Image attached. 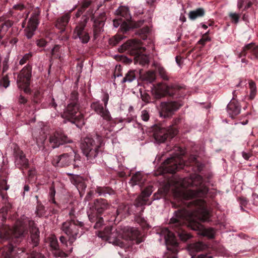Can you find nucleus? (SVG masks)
I'll return each mask as SVG.
<instances>
[{
  "instance_id": "f257e3e1",
  "label": "nucleus",
  "mask_w": 258,
  "mask_h": 258,
  "mask_svg": "<svg viewBox=\"0 0 258 258\" xmlns=\"http://www.w3.org/2000/svg\"><path fill=\"white\" fill-rule=\"evenodd\" d=\"M187 186L195 187L196 189H189L183 193L184 207L174 212L169 224L182 241L191 237L185 231L187 227L198 231L199 234L212 237L208 230L200 222L210 220V213L206 201L203 199L206 197L208 188L203 183V177L199 174L191 175Z\"/></svg>"
},
{
  "instance_id": "f03ea898",
  "label": "nucleus",
  "mask_w": 258,
  "mask_h": 258,
  "mask_svg": "<svg viewBox=\"0 0 258 258\" xmlns=\"http://www.w3.org/2000/svg\"><path fill=\"white\" fill-rule=\"evenodd\" d=\"M27 247L32 251L33 258H46L42 253L37 252L40 244V231L33 221L23 216L15 222L13 228L0 224V239L7 244L0 247V258H16V246L23 240L28 233Z\"/></svg>"
},
{
  "instance_id": "7ed1b4c3",
  "label": "nucleus",
  "mask_w": 258,
  "mask_h": 258,
  "mask_svg": "<svg viewBox=\"0 0 258 258\" xmlns=\"http://www.w3.org/2000/svg\"><path fill=\"white\" fill-rule=\"evenodd\" d=\"M90 17L91 21H93V34L94 40L97 39L104 31L103 27L106 20L105 13H101L97 17L95 18L93 9L89 8L86 14L82 16L81 20L77 24L73 31V38L75 40L79 39L83 44L88 43L90 40V34L86 29Z\"/></svg>"
},
{
  "instance_id": "20e7f679",
  "label": "nucleus",
  "mask_w": 258,
  "mask_h": 258,
  "mask_svg": "<svg viewBox=\"0 0 258 258\" xmlns=\"http://www.w3.org/2000/svg\"><path fill=\"white\" fill-rule=\"evenodd\" d=\"M70 220L63 222L61 226V230L67 235L68 237L61 236L59 240L62 244L68 246H72L78 237L81 235L80 233V229H83L84 224L83 222L79 221L74 215H70Z\"/></svg>"
},
{
  "instance_id": "39448f33",
  "label": "nucleus",
  "mask_w": 258,
  "mask_h": 258,
  "mask_svg": "<svg viewBox=\"0 0 258 258\" xmlns=\"http://www.w3.org/2000/svg\"><path fill=\"white\" fill-rule=\"evenodd\" d=\"M109 207L108 203L104 199H96L91 205L87 211V215L90 222L94 224V229H99L104 225L103 216Z\"/></svg>"
},
{
  "instance_id": "423d86ee",
  "label": "nucleus",
  "mask_w": 258,
  "mask_h": 258,
  "mask_svg": "<svg viewBox=\"0 0 258 258\" xmlns=\"http://www.w3.org/2000/svg\"><path fill=\"white\" fill-rule=\"evenodd\" d=\"M103 138L98 135L87 137L81 143V149L87 160L91 161L102 152Z\"/></svg>"
},
{
  "instance_id": "0eeeda50",
  "label": "nucleus",
  "mask_w": 258,
  "mask_h": 258,
  "mask_svg": "<svg viewBox=\"0 0 258 258\" xmlns=\"http://www.w3.org/2000/svg\"><path fill=\"white\" fill-rule=\"evenodd\" d=\"M116 13L117 18L113 20V26L117 28L120 25V30L123 33H126L131 29L140 27L143 24V21H133L129 14L128 9L125 7H119Z\"/></svg>"
},
{
  "instance_id": "6e6552de",
  "label": "nucleus",
  "mask_w": 258,
  "mask_h": 258,
  "mask_svg": "<svg viewBox=\"0 0 258 258\" xmlns=\"http://www.w3.org/2000/svg\"><path fill=\"white\" fill-rule=\"evenodd\" d=\"M154 92L157 98H161L166 95L175 98H181L186 94L184 86L176 84L168 85L159 83L154 85Z\"/></svg>"
},
{
  "instance_id": "1a4fd4ad",
  "label": "nucleus",
  "mask_w": 258,
  "mask_h": 258,
  "mask_svg": "<svg viewBox=\"0 0 258 258\" xmlns=\"http://www.w3.org/2000/svg\"><path fill=\"white\" fill-rule=\"evenodd\" d=\"M161 234L164 236L168 251L164 254L165 258H177L178 243L174 233L167 228L162 229Z\"/></svg>"
},
{
  "instance_id": "9d476101",
  "label": "nucleus",
  "mask_w": 258,
  "mask_h": 258,
  "mask_svg": "<svg viewBox=\"0 0 258 258\" xmlns=\"http://www.w3.org/2000/svg\"><path fill=\"white\" fill-rule=\"evenodd\" d=\"M98 235L99 237L106 240L114 245L120 247L125 246V244L122 240L123 237L122 234L117 230L115 227L107 226L103 231H99Z\"/></svg>"
},
{
  "instance_id": "9b49d317",
  "label": "nucleus",
  "mask_w": 258,
  "mask_h": 258,
  "mask_svg": "<svg viewBox=\"0 0 258 258\" xmlns=\"http://www.w3.org/2000/svg\"><path fill=\"white\" fill-rule=\"evenodd\" d=\"M151 131L155 140L159 143H164L167 139H172L177 134L176 128L171 130L169 127H165L163 124H154L151 127Z\"/></svg>"
},
{
  "instance_id": "f8f14e48",
  "label": "nucleus",
  "mask_w": 258,
  "mask_h": 258,
  "mask_svg": "<svg viewBox=\"0 0 258 258\" xmlns=\"http://www.w3.org/2000/svg\"><path fill=\"white\" fill-rule=\"evenodd\" d=\"M72 152L68 153H63L59 156H55L52 160L53 165L57 167H66L73 164L74 168L79 167L77 161L79 160V156L77 155L74 150L71 148Z\"/></svg>"
},
{
  "instance_id": "ddd939ff",
  "label": "nucleus",
  "mask_w": 258,
  "mask_h": 258,
  "mask_svg": "<svg viewBox=\"0 0 258 258\" xmlns=\"http://www.w3.org/2000/svg\"><path fill=\"white\" fill-rule=\"evenodd\" d=\"M80 106L68 105L62 116L71 122L75 124L78 127L84 124V116L79 111Z\"/></svg>"
},
{
  "instance_id": "4468645a",
  "label": "nucleus",
  "mask_w": 258,
  "mask_h": 258,
  "mask_svg": "<svg viewBox=\"0 0 258 258\" xmlns=\"http://www.w3.org/2000/svg\"><path fill=\"white\" fill-rule=\"evenodd\" d=\"M120 52L127 51L131 55L135 56L137 60L143 57V53L146 48L142 46L140 40L134 39L127 41L121 45L118 49Z\"/></svg>"
},
{
  "instance_id": "2eb2a0df",
  "label": "nucleus",
  "mask_w": 258,
  "mask_h": 258,
  "mask_svg": "<svg viewBox=\"0 0 258 258\" xmlns=\"http://www.w3.org/2000/svg\"><path fill=\"white\" fill-rule=\"evenodd\" d=\"M32 67L29 65L25 66L18 76L17 84L19 88L23 90L27 94L30 93L29 88L31 78Z\"/></svg>"
},
{
  "instance_id": "dca6fc26",
  "label": "nucleus",
  "mask_w": 258,
  "mask_h": 258,
  "mask_svg": "<svg viewBox=\"0 0 258 258\" xmlns=\"http://www.w3.org/2000/svg\"><path fill=\"white\" fill-rule=\"evenodd\" d=\"M183 161L180 155L167 158L163 163L162 167L165 172L173 174L183 167Z\"/></svg>"
},
{
  "instance_id": "f3484780",
  "label": "nucleus",
  "mask_w": 258,
  "mask_h": 258,
  "mask_svg": "<svg viewBox=\"0 0 258 258\" xmlns=\"http://www.w3.org/2000/svg\"><path fill=\"white\" fill-rule=\"evenodd\" d=\"M71 142L72 141L61 130L56 131L49 137V146L53 149Z\"/></svg>"
},
{
  "instance_id": "a211bd4d",
  "label": "nucleus",
  "mask_w": 258,
  "mask_h": 258,
  "mask_svg": "<svg viewBox=\"0 0 258 258\" xmlns=\"http://www.w3.org/2000/svg\"><path fill=\"white\" fill-rule=\"evenodd\" d=\"M152 186H148L143 190L141 195H139L135 199L134 205L136 208H141V210L139 212L138 215L141 217L145 209V206L147 204L148 198L152 192Z\"/></svg>"
},
{
  "instance_id": "6ab92c4d",
  "label": "nucleus",
  "mask_w": 258,
  "mask_h": 258,
  "mask_svg": "<svg viewBox=\"0 0 258 258\" xmlns=\"http://www.w3.org/2000/svg\"><path fill=\"white\" fill-rule=\"evenodd\" d=\"M160 114L164 118L171 116L180 107L176 101L163 102L161 103Z\"/></svg>"
},
{
  "instance_id": "aec40b11",
  "label": "nucleus",
  "mask_w": 258,
  "mask_h": 258,
  "mask_svg": "<svg viewBox=\"0 0 258 258\" xmlns=\"http://www.w3.org/2000/svg\"><path fill=\"white\" fill-rule=\"evenodd\" d=\"M15 161V163L17 167L21 170L29 168L28 160L26 158L23 152L20 149H15L14 151Z\"/></svg>"
},
{
  "instance_id": "412c9836",
  "label": "nucleus",
  "mask_w": 258,
  "mask_h": 258,
  "mask_svg": "<svg viewBox=\"0 0 258 258\" xmlns=\"http://www.w3.org/2000/svg\"><path fill=\"white\" fill-rule=\"evenodd\" d=\"M91 108L98 114L100 115L106 121H111L112 117L108 109L100 103L99 101L93 102L91 104Z\"/></svg>"
},
{
  "instance_id": "4be33fe9",
  "label": "nucleus",
  "mask_w": 258,
  "mask_h": 258,
  "mask_svg": "<svg viewBox=\"0 0 258 258\" xmlns=\"http://www.w3.org/2000/svg\"><path fill=\"white\" fill-rule=\"evenodd\" d=\"M125 232L128 238L135 241L136 244H139L145 240V236L138 229L134 227H128L125 229Z\"/></svg>"
},
{
  "instance_id": "5701e85b",
  "label": "nucleus",
  "mask_w": 258,
  "mask_h": 258,
  "mask_svg": "<svg viewBox=\"0 0 258 258\" xmlns=\"http://www.w3.org/2000/svg\"><path fill=\"white\" fill-rule=\"evenodd\" d=\"M69 175L70 180L71 183L76 187L80 196H83L86 188V184L85 183L84 178L78 175L70 174Z\"/></svg>"
},
{
  "instance_id": "b1692460",
  "label": "nucleus",
  "mask_w": 258,
  "mask_h": 258,
  "mask_svg": "<svg viewBox=\"0 0 258 258\" xmlns=\"http://www.w3.org/2000/svg\"><path fill=\"white\" fill-rule=\"evenodd\" d=\"M76 8V6L57 19L55 23V27L60 30V32L61 33H62L65 31L66 27L70 20L71 13Z\"/></svg>"
},
{
  "instance_id": "393cba45",
  "label": "nucleus",
  "mask_w": 258,
  "mask_h": 258,
  "mask_svg": "<svg viewBox=\"0 0 258 258\" xmlns=\"http://www.w3.org/2000/svg\"><path fill=\"white\" fill-rule=\"evenodd\" d=\"M41 11L38 8L34 9L28 20L27 25L37 28L40 20Z\"/></svg>"
},
{
  "instance_id": "a878e982",
  "label": "nucleus",
  "mask_w": 258,
  "mask_h": 258,
  "mask_svg": "<svg viewBox=\"0 0 258 258\" xmlns=\"http://www.w3.org/2000/svg\"><path fill=\"white\" fill-rule=\"evenodd\" d=\"M227 111L231 118H234L240 112V106L236 100H231L227 105Z\"/></svg>"
},
{
  "instance_id": "bb28decb",
  "label": "nucleus",
  "mask_w": 258,
  "mask_h": 258,
  "mask_svg": "<svg viewBox=\"0 0 258 258\" xmlns=\"http://www.w3.org/2000/svg\"><path fill=\"white\" fill-rule=\"evenodd\" d=\"M248 51L251 52L256 58H258V45H255L253 43L247 44L243 47L239 55V57L245 56Z\"/></svg>"
},
{
  "instance_id": "cd10ccee",
  "label": "nucleus",
  "mask_w": 258,
  "mask_h": 258,
  "mask_svg": "<svg viewBox=\"0 0 258 258\" xmlns=\"http://www.w3.org/2000/svg\"><path fill=\"white\" fill-rule=\"evenodd\" d=\"M55 190L54 182H52L49 187V198L48 201L50 203L54 204L53 207V211L54 213H56L58 212V209H60L59 205L55 200Z\"/></svg>"
},
{
  "instance_id": "c85d7f7f",
  "label": "nucleus",
  "mask_w": 258,
  "mask_h": 258,
  "mask_svg": "<svg viewBox=\"0 0 258 258\" xmlns=\"http://www.w3.org/2000/svg\"><path fill=\"white\" fill-rule=\"evenodd\" d=\"M137 71L135 70H129L124 75L121 81L122 84L126 83H130L135 81L137 79Z\"/></svg>"
},
{
  "instance_id": "c756f323",
  "label": "nucleus",
  "mask_w": 258,
  "mask_h": 258,
  "mask_svg": "<svg viewBox=\"0 0 258 258\" xmlns=\"http://www.w3.org/2000/svg\"><path fill=\"white\" fill-rule=\"evenodd\" d=\"M145 179L143 178V175L140 172H137L133 175L131 179V182L133 185H139L142 187L143 186Z\"/></svg>"
},
{
  "instance_id": "7c9ffc66",
  "label": "nucleus",
  "mask_w": 258,
  "mask_h": 258,
  "mask_svg": "<svg viewBox=\"0 0 258 258\" xmlns=\"http://www.w3.org/2000/svg\"><path fill=\"white\" fill-rule=\"evenodd\" d=\"M205 14V11L203 8H200L195 10L189 12L188 18L191 20H195L196 19L203 17Z\"/></svg>"
},
{
  "instance_id": "2f4dec72",
  "label": "nucleus",
  "mask_w": 258,
  "mask_h": 258,
  "mask_svg": "<svg viewBox=\"0 0 258 258\" xmlns=\"http://www.w3.org/2000/svg\"><path fill=\"white\" fill-rule=\"evenodd\" d=\"M95 193L100 196L106 197L107 194L109 195L114 193L113 190L108 186H97L95 189Z\"/></svg>"
},
{
  "instance_id": "473e14b6",
  "label": "nucleus",
  "mask_w": 258,
  "mask_h": 258,
  "mask_svg": "<svg viewBox=\"0 0 258 258\" xmlns=\"http://www.w3.org/2000/svg\"><path fill=\"white\" fill-rule=\"evenodd\" d=\"M204 247V245L202 242H199L192 243L189 245L188 248L190 251L192 252H198L202 250Z\"/></svg>"
},
{
  "instance_id": "72a5a7b5",
  "label": "nucleus",
  "mask_w": 258,
  "mask_h": 258,
  "mask_svg": "<svg viewBox=\"0 0 258 258\" xmlns=\"http://www.w3.org/2000/svg\"><path fill=\"white\" fill-rule=\"evenodd\" d=\"M79 94L77 91H73L70 96V102L68 105H73L74 106H80V104L78 101Z\"/></svg>"
},
{
  "instance_id": "f704fd0d",
  "label": "nucleus",
  "mask_w": 258,
  "mask_h": 258,
  "mask_svg": "<svg viewBox=\"0 0 258 258\" xmlns=\"http://www.w3.org/2000/svg\"><path fill=\"white\" fill-rule=\"evenodd\" d=\"M6 173L2 172L0 176L2 177L0 181L1 190H7L9 189V186L7 185V176Z\"/></svg>"
},
{
  "instance_id": "c9c22d12",
  "label": "nucleus",
  "mask_w": 258,
  "mask_h": 258,
  "mask_svg": "<svg viewBox=\"0 0 258 258\" xmlns=\"http://www.w3.org/2000/svg\"><path fill=\"white\" fill-rule=\"evenodd\" d=\"M157 71L159 76L164 81H168L169 79V75L166 70L162 67H158Z\"/></svg>"
},
{
  "instance_id": "e433bc0d",
  "label": "nucleus",
  "mask_w": 258,
  "mask_h": 258,
  "mask_svg": "<svg viewBox=\"0 0 258 258\" xmlns=\"http://www.w3.org/2000/svg\"><path fill=\"white\" fill-rule=\"evenodd\" d=\"M37 28L35 27L29 26L27 25L24 29L25 35L28 39H31L34 35V32Z\"/></svg>"
},
{
  "instance_id": "4c0bfd02",
  "label": "nucleus",
  "mask_w": 258,
  "mask_h": 258,
  "mask_svg": "<svg viewBox=\"0 0 258 258\" xmlns=\"http://www.w3.org/2000/svg\"><path fill=\"white\" fill-rule=\"evenodd\" d=\"M249 86L250 90L249 98L250 99H253L256 93V87L255 83L252 80H250L249 82Z\"/></svg>"
},
{
  "instance_id": "58836bf2",
  "label": "nucleus",
  "mask_w": 258,
  "mask_h": 258,
  "mask_svg": "<svg viewBox=\"0 0 258 258\" xmlns=\"http://www.w3.org/2000/svg\"><path fill=\"white\" fill-rule=\"evenodd\" d=\"M150 32V28L148 26H145L139 30V34L143 40L147 38V35Z\"/></svg>"
},
{
  "instance_id": "ea45409f",
  "label": "nucleus",
  "mask_w": 258,
  "mask_h": 258,
  "mask_svg": "<svg viewBox=\"0 0 258 258\" xmlns=\"http://www.w3.org/2000/svg\"><path fill=\"white\" fill-rule=\"evenodd\" d=\"M42 98V93L40 91H35L33 94V101L36 103H39L41 101Z\"/></svg>"
},
{
  "instance_id": "a19ab883",
  "label": "nucleus",
  "mask_w": 258,
  "mask_h": 258,
  "mask_svg": "<svg viewBox=\"0 0 258 258\" xmlns=\"http://www.w3.org/2000/svg\"><path fill=\"white\" fill-rule=\"evenodd\" d=\"M10 85V81L7 75L4 76L0 80V87L3 86L5 88Z\"/></svg>"
},
{
  "instance_id": "79ce46f5",
  "label": "nucleus",
  "mask_w": 258,
  "mask_h": 258,
  "mask_svg": "<svg viewBox=\"0 0 258 258\" xmlns=\"http://www.w3.org/2000/svg\"><path fill=\"white\" fill-rule=\"evenodd\" d=\"M37 215L39 217H42L45 213V207L41 204H38L36 208Z\"/></svg>"
},
{
  "instance_id": "37998d69",
  "label": "nucleus",
  "mask_w": 258,
  "mask_h": 258,
  "mask_svg": "<svg viewBox=\"0 0 258 258\" xmlns=\"http://www.w3.org/2000/svg\"><path fill=\"white\" fill-rule=\"evenodd\" d=\"M146 79L150 83H153L156 80L155 73L153 71H149L146 74Z\"/></svg>"
},
{
  "instance_id": "c03bdc74",
  "label": "nucleus",
  "mask_w": 258,
  "mask_h": 258,
  "mask_svg": "<svg viewBox=\"0 0 258 258\" xmlns=\"http://www.w3.org/2000/svg\"><path fill=\"white\" fill-rule=\"evenodd\" d=\"M229 17L232 23L237 24L239 21L240 15L235 13H230L229 14Z\"/></svg>"
},
{
  "instance_id": "a18cd8bd",
  "label": "nucleus",
  "mask_w": 258,
  "mask_h": 258,
  "mask_svg": "<svg viewBox=\"0 0 258 258\" xmlns=\"http://www.w3.org/2000/svg\"><path fill=\"white\" fill-rule=\"evenodd\" d=\"M210 41V38L209 36V31L205 33L201 39L198 41V43L204 45L207 41Z\"/></svg>"
},
{
  "instance_id": "49530a36",
  "label": "nucleus",
  "mask_w": 258,
  "mask_h": 258,
  "mask_svg": "<svg viewBox=\"0 0 258 258\" xmlns=\"http://www.w3.org/2000/svg\"><path fill=\"white\" fill-rule=\"evenodd\" d=\"M32 56V53L29 52L25 54L23 57L20 60L19 63L21 65H23Z\"/></svg>"
},
{
  "instance_id": "de8ad7c7",
  "label": "nucleus",
  "mask_w": 258,
  "mask_h": 258,
  "mask_svg": "<svg viewBox=\"0 0 258 258\" xmlns=\"http://www.w3.org/2000/svg\"><path fill=\"white\" fill-rule=\"evenodd\" d=\"M238 200L240 205L241 210L244 211L243 207H246V206L247 205L248 201L244 197L239 198Z\"/></svg>"
},
{
  "instance_id": "09e8293b",
  "label": "nucleus",
  "mask_w": 258,
  "mask_h": 258,
  "mask_svg": "<svg viewBox=\"0 0 258 258\" xmlns=\"http://www.w3.org/2000/svg\"><path fill=\"white\" fill-rule=\"evenodd\" d=\"M50 246L54 250L58 248V243L56 238H52L50 242Z\"/></svg>"
},
{
  "instance_id": "8fccbe9b",
  "label": "nucleus",
  "mask_w": 258,
  "mask_h": 258,
  "mask_svg": "<svg viewBox=\"0 0 258 258\" xmlns=\"http://www.w3.org/2000/svg\"><path fill=\"white\" fill-rule=\"evenodd\" d=\"M55 257H65L67 256V254L62 250H60L59 248L55 250L53 253Z\"/></svg>"
},
{
  "instance_id": "3c124183",
  "label": "nucleus",
  "mask_w": 258,
  "mask_h": 258,
  "mask_svg": "<svg viewBox=\"0 0 258 258\" xmlns=\"http://www.w3.org/2000/svg\"><path fill=\"white\" fill-rule=\"evenodd\" d=\"M181 119L179 118H176L173 120L172 125H170L168 127L170 130H172V128H176L177 130V133L178 132V130L177 127V125L180 122Z\"/></svg>"
},
{
  "instance_id": "603ef678",
  "label": "nucleus",
  "mask_w": 258,
  "mask_h": 258,
  "mask_svg": "<svg viewBox=\"0 0 258 258\" xmlns=\"http://www.w3.org/2000/svg\"><path fill=\"white\" fill-rule=\"evenodd\" d=\"M5 28V31L6 32L8 29L13 25V22L11 20H8L6 21L4 23L2 24Z\"/></svg>"
},
{
  "instance_id": "864d4df0",
  "label": "nucleus",
  "mask_w": 258,
  "mask_h": 258,
  "mask_svg": "<svg viewBox=\"0 0 258 258\" xmlns=\"http://www.w3.org/2000/svg\"><path fill=\"white\" fill-rule=\"evenodd\" d=\"M36 45L39 47H44L47 44V41L43 38L38 39L36 41Z\"/></svg>"
},
{
  "instance_id": "5fc2aeb1",
  "label": "nucleus",
  "mask_w": 258,
  "mask_h": 258,
  "mask_svg": "<svg viewBox=\"0 0 258 258\" xmlns=\"http://www.w3.org/2000/svg\"><path fill=\"white\" fill-rule=\"evenodd\" d=\"M141 117L142 119L145 121L149 120L150 115L148 111L144 110L141 112Z\"/></svg>"
},
{
  "instance_id": "6e6d98bb",
  "label": "nucleus",
  "mask_w": 258,
  "mask_h": 258,
  "mask_svg": "<svg viewBox=\"0 0 258 258\" xmlns=\"http://www.w3.org/2000/svg\"><path fill=\"white\" fill-rule=\"evenodd\" d=\"M91 4V2L89 1H85L82 3V6L80 7L82 10L85 12V11L88 8Z\"/></svg>"
},
{
  "instance_id": "4d7b16f0",
  "label": "nucleus",
  "mask_w": 258,
  "mask_h": 258,
  "mask_svg": "<svg viewBox=\"0 0 258 258\" xmlns=\"http://www.w3.org/2000/svg\"><path fill=\"white\" fill-rule=\"evenodd\" d=\"M91 4V2L89 1H85L82 3V6L80 7L82 10L85 12V11L88 8Z\"/></svg>"
},
{
  "instance_id": "13d9d810",
  "label": "nucleus",
  "mask_w": 258,
  "mask_h": 258,
  "mask_svg": "<svg viewBox=\"0 0 258 258\" xmlns=\"http://www.w3.org/2000/svg\"><path fill=\"white\" fill-rule=\"evenodd\" d=\"M141 98L146 103H149L151 99L150 96L147 93L141 94Z\"/></svg>"
},
{
  "instance_id": "bf43d9fd",
  "label": "nucleus",
  "mask_w": 258,
  "mask_h": 258,
  "mask_svg": "<svg viewBox=\"0 0 258 258\" xmlns=\"http://www.w3.org/2000/svg\"><path fill=\"white\" fill-rule=\"evenodd\" d=\"M26 6L21 3L18 4L13 7V9L16 10L23 11L26 9Z\"/></svg>"
},
{
  "instance_id": "052dcab7",
  "label": "nucleus",
  "mask_w": 258,
  "mask_h": 258,
  "mask_svg": "<svg viewBox=\"0 0 258 258\" xmlns=\"http://www.w3.org/2000/svg\"><path fill=\"white\" fill-rule=\"evenodd\" d=\"M109 100V95L108 93H105L103 94V96L102 98V101L104 103V105L105 108L107 107V105L108 104V101Z\"/></svg>"
},
{
  "instance_id": "680f3d73",
  "label": "nucleus",
  "mask_w": 258,
  "mask_h": 258,
  "mask_svg": "<svg viewBox=\"0 0 258 258\" xmlns=\"http://www.w3.org/2000/svg\"><path fill=\"white\" fill-rule=\"evenodd\" d=\"M8 61H9V59L7 58H5L3 61V73H4L5 72H6L9 68Z\"/></svg>"
},
{
  "instance_id": "e2e57ef3",
  "label": "nucleus",
  "mask_w": 258,
  "mask_h": 258,
  "mask_svg": "<svg viewBox=\"0 0 258 258\" xmlns=\"http://www.w3.org/2000/svg\"><path fill=\"white\" fill-rule=\"evenodd\" d=\"M59 47L58 45H55L51 51V54L53 56L55 57H57L58 56V54H56L57 52L59 51Z\"/></svg>"
},
{
  "instance_id": "0e129e2a",
  "label": "nucleus",
  "mask_w": 258,
  "mask_h": 258,
  "mask_svg": "<svg viewBox=\"0 0 258 258\" xmlns=\"http://www.w3.org/2000/svg\"><path fill=\"white\" fill-rule=\"evenodd\" d=\"M120 39V38L114 37L113 39L110 40V44L114 46L119 42Z\"/></svg>"
},
{
  "instance_id": "69168bd1",
  "label": "nucleus",
  "mask_w": 258,
  "mask_h": 258,
  "mask_svg": "<svg viewBox=\"0 0 258 258\" xmlns=\"http://www.w3.org/2000/svg\"><path fill=\"white\" fill-rule=\"evenodd\" d=\"M121 61L126 64H129L132 62V60L130 58H127L126 56H121Z\"/></svg>"
},
{
  "instance_id": "338daca9",
  "label": "nucleus",
  "mask_w": 258,
  "mask_h": 258,
  "mask_svg": "<svg viewBox=\"0 0 258 258\" xmlns=\"http://www.w3.org/2000/svg\"><path fill=\"white\" fill-rule=\"evenodd\" d=\"M128 210V208L123 205H120L117 209V212L121 211L123 212H126Z\"/></svg>"
},
{
  "instance_id": "774afa93",
  "label": "nucleus",
  "mask_w": 258,
  "mask_h": 258,
  "mask_svg": "<svg viewBox=\"0 0 258 258\" xmlns=\"http://www.w3.org/2000/svg\"><path fill=\"white\" fill-rule=\"evenodd\" d=\"M27 102V99H26L23 96L21 95L19 98V102L20 104H25Z\"/></svg>"
}]
</instances>
